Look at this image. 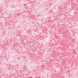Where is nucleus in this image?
<instances>
[{
    "instance_id": "f257e3e1",
    "label": "nucleus",
    "mask_w": 78,
    "mask_h": 78,
    "mask_svg": "<svg viewBox=\"0 0 78 78\" xmlns=\"http://www.w3.org/2000/svg\"><path fill=\"white\" fill-rule=\"evenodd\" d=\"M39 78H40V77H39Z\"/></svg>"
}]
</instances>
